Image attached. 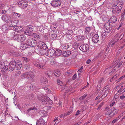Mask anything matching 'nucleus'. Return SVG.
Segmentation results:
<instances>
[{
	"instance_id": "nucleus-1",
	"label": "nucleus",
	"mask_w": 125,
	"mask_h": 125,
	"mask_svg": "<svg viewBox=\"0 0 125 125\" xmlns=\"http://www.w3.org/2000/svg\"><path fill=\"white\" fill-rule=\"evenodd\" d=\"M123 62L121 61L120 59L117 60V59L115 58L113 61V66L106 68L105 69V71H110V70L111 71L109 72V74H112L118 70V68L120 67Z\"/></svg>"
},
{
	"instance_id": "nucleus-2",
	"label": "nucleus",
	"mask_w": 125,
	"mask_h": 125,
	"mask_svg": "<svg viewBox=\"0 0 125 125\" xmlns=\"http://www.w3.org/2000/svg\"><path fill=\"white\" fill-rule=\"evenodd\" d=\"M122 5L119 2H115L112 6V12L113 14H117L120 12L122 9Z\"/></svg>"
},
{
	"instance_id": "nucleus-3",
	"label": "nucleus",
	"mask_w": 125,
	"mask_h": 125,
	"mask_svg": "<svg viewBox=\"0 0 125 125\" xmlns=\"http://www.w3.org/2000/svg\"><path fill=\"white\" fill-rule=\"evenodd\" d=\"M46 62V60H42L41 61L38 60L33 62V63L36 67L40 69H43L45 68Z\"/></svg>"
},
{
	"instance_id": "nucleus-4",
	"label": "nucleus",
	"mask_w": 125,
	"mask_h": 125,
	"mask_svg": "<svg viewBox=\"0 0 125 125\" xmlns=\"http://www.w3.org/2000/svg\"><path fill=\"white\" fill-rule=\"evenodd\" d=\"M36 42L35 40L31 38H29L28 39L26 43L29 46L34 47L36 45Z\"/></svg>"
},
{
	"instance_id": "nucleus-5",
	"label": "nucleus",
	"mask_w": 125,
	"mask_h": 125,
	"mask_svg": "<svg viewBox=\"0 0 125 125\" xmlns=\"http://www.w3.org/2000/svg\"><path fill=\"white\" fill-rule=\"evenodd\" d=\"M14 39L18 42H23L25 40L26 37L24 35H20L18 33L17 36H16Z\"/></svg>"
},
{
	"instance_id": "nucleus-6",
	"label": "nucleus",
	"mask_w": 125,
	"mask_h": 125,
	"mask_svg": "<svg viewBox=\"0 0 125 125\" xmlns=\"http://www.w3.org/2000/svg\"><path fill=\"white\" fill-rule=\"evenodd\" d=\"M37 108L35 107H31L28 109L27 111L28 115H33L37 112Z\"/></svg>"
},
{
	"instance_id": "nucleus-7",
	"label": "nucleus",
	"mask_w": 125,
	"mask_h": 125,
	"mask_svg": "<svg viewBox=\"0 0 125 125\" xmlns=\"http://www.w3.org/2000/svg\"><path fill=\"white\" fill-rule=\"evenodd\" d=\"M19 21L17 20H11L9 22V26L10 27H15L19 24Z\"/></svg>"
},
{
	"instance_id": "nucleus-8",
	"label": "nucleus",
	"mask_w": 125,
	"mask_h": 125,
	"mask_svg": "<svg viewBox=\"0 0 125 125\" xmlns=\"http://www.w3.org/2000/svg\"><path fill=\"white\" fill-rule=\"evenodd\" d=\"M111 25V24H110ZM103 31L106 32H109L111 30L112 28L110 27V24L108 23H106L104 25V28L103 29Z\"/></svg>"
},
{
	"instance_id": "nucleus-9",
	"label": "nucleus",
	"mask_w": 125,
	"mask_h": 125,
	"mask_svg": "<svg viewBox=\"0 0 125 125\" xmlns=\"http://www.w3.org/2000/svg\"><path fill=\"white\" fill-rule=\"evenodd\" d=\"M18 4L20 5V6L24 9L28 5V2L25 0H22L19 1L18 2Z\"/></svg>"
},
{
	"instance_id": "nucleus-10",
	"label": "nucleus",
	"mask_w": 125,
	"mask_h": 125,
	"mask_svg": "<svg viewBox=\"0 0 125 125\" xmlns=\"http://www.w3.org/2000/svg\"><path fill=\"white\" fill-rule=\"evenodd\" d=\"M17 63L14 60L11 61L9 63V71H12L15 68Z\"/></svg>"
},
{
	"instance_id": "nucleus-11",
	"label": "nucleus",
	"mask_w": 125,
	"mask_h": 125,
	"mask_svg": "<svg viewBox=\"0 0 125 125\" xmlns=\"http://www.w3.org/2000/svg\"><path fill=\"white\" fill-rule=\"evenodd\" d=\"M37 46L39 48L43 50H46L48 48L47 46L45 43L42 42H39Z\"/></svg>"
},
{
	"instance_id": "nucleus-12",
	"label": "nucleus",
	"mask_w": 125,
	"mask_h": 125,
	"mask_svg": "<svg viewBox=\"0 0 125 125\" xmlns=\"http://www.w3.org/2000/svg\"><path fill=\"white\" fill-rule=\"evenodd\" d=\"M124 32L121 33H117L115 36V41L117 42L120 40L124 36Z\"/></svg>"
},
{
	"instance_id": "nucleus-13",
	"label": "nucleus",
	"mask_w": 125,
	"mask_h": 125,
	"mask_svg": "<svg viewBox=\"0 0 125 125\" xmlns=\"http://www.w3.org/2000/svg\"><path fill=\"white\" fill-rule=\"evenodd\" d=\"M3 60H1L0 61V68H1L4 72L6 71L8 68V66L7 65L5 66Z\"/></svg>"
},
{
	"instance_id": "nucleus-14",
	"label": "nucleus",
	"mask_w": 125,
	"mask_h": 125,
	"mask_svg": "<svg viewBox=\"0 0 125 125\" xmlns=\"http://www.w3.org/2000/svg\"><path fill=\"white\" fill-rule=\"evenodd\" d=\"M33 27L32 26L28 27L25 31V33L27 35L30 36L33 32Z\"/></svg>"
},
{
	"instance_id": "nucleus-15",
	"label": "nucleus",
	"mask_w": 125,
	"mask_h": 125,
	"mask_svg": "<svg viewBox=\"0 0 125 125\" xmlns=\"http://www.w3.org/2000/svg\"><path fill=\"white\" fill-rule=\"evenodd\" d=\"M79 48L83 52H87L89 50V46L87 44H82L80 46Z\"/></svg>"
},
{
	"instance_id": "nucleus-16",
	"label": "nucleus",
	"mask_w": 125,
	"mask_h": 125,
	"mask_svg": "<svg viewBox=\"0 0 125 125\" xmlns=\"http://www.w3.org/2000/svg\"><path fill=\"white\" fill-rule=\"evenodd\" d=\"M55 53L54 50L53 49H50L45 53L46 56L49 57L52 56Z\"/></svg>"
},
{
	"instance_id": "nucleus-17",
	"label": "nucleus",
	"mask_w": 125,
	"mask_h": 125,
	"mask_svg": "<svg viewBox=\"0 0 125 125\" xmlns=\"http://www.w3.org/2000/svg\"><path fill=\"white\" fill-rule=\"evenodd\" d=\"M2 20L4 21L9 23L10 21L11 17L7 15H3L1 17Z\"/></svg>"
},
{
	"instance_id": "nucleus-18",
	"label": "nucleus",
	"mask_w": 125,
	"mask_h": 125,
	"mask_svg": "<svg viewBox=\"0 0 125 125\" xmlns=\"http://www.w3.org/2000/svg\"><path fill=\"white\" fill-rule=\"evenodd\" d=\"M61 4V2L59 0H55L53 1L51 3V5L53 7H58Z\"/></svg>"
},
{
	"instance_id": "nucleus-19",
	"label": "nucleus",
	"mask_w": 125,
	"mask_h": 125,
	"mask_svg": "<svg viewBox=\"0 0 125 125\" xmlns=\"http://www.w3.org/2000/svg\"><path fill=\"white\" fill-rule=\"evenodd\" d=\"M26 78L29 80L32 79L34 77V73L31 72L26 73Z\"/></svg>"
},
{
	"instance_id": "nucleus-20",
	"label": "nucleus",
	"mask_w": 125,
	"mask_h": 125,
	"mask_svg": "<svg viewBox=\"0 0 125 125\" xmlns=\"http://www.w3.org/2000/svg\"><path fill=\"white\" fill-rule=\"evenodd\" d=\"M45 122L42 119H37L36 125H45Z\"/></svg>"
},
{
	"instance_id": "nucleus-21",
	"label": "nucleus",
	"mask_w": 125,
	"mask_h": 125,
	"mask_svg": "<svg viewBox=\"0 0 125 125\" xmlns=\"http://www.w3.org/2000/svg\"><path fill=\"white\" fill-rule=\"evenodd\" d=\"M18 34L16 32H15L14 31H10L9 34L10 37L11 38H12L13 40H15L16 39H14V38H15L16 36H17Z\"/></svg>"
},
{
	"instance_id": "nucleus-22",
	"label": "nucleus",
	"mask_w": 125,
	"mask_h": 125,
	"mask_svg": "<svg viewBox=\"0 0 125 125\" xmlns=\"http://www.w3.org/2000/svg\"><path fill=\"white\" fill-rule=\"evenodd\" d=\"M92 40V42L94 43H97L99 40V38L98 35V34H95L93 37Z\"/></svg>"
},
{
	"instance_id": "nucleus-23",
	"label": "nucleus",
	"mask_w": 125,
	"mask_h": 125,
	"mask_svg": "<svg viewBox=\"0 0 125 125\" xmlns=\"http://www.w3.org/2000/svg\"><path fill=\"white\" fill-rule=\"evenodd\" d=\"M75 38L77 41H83L85 40V38L83 35H78L75 37Z\"/></svg>"
},
{
	"instance_id": "nucleus-24",
	"label": "nucleus",
	"mask_w": 125,
	"mask_h": 125,
	"mask_svg": "<svg viewBox=\"0 0 125 125\" xmlns=\"http://www.w3.org/2000/svg\"><path fill=\"white\" fill-rule=\"evenodd\" d=\"M13 29L14 31L19 32H21L23 31L22 28L20 26H18L14 27Z\"/></svg>"
},
{
	"instance_id": "nucleus-25",
	"label": "nucleus",
	"mask_w": 125,
	"mask_h": 125,
	"mask_svg": "<svg viewBox=\"0 0 125 125\" xmlns=\"http://www.w3.org/2000/svg\"><path fill=\"white\" fill-rule=\"evenodd\" d=\"M118 111V109L115 108H113L111 109V113L110 114V116H112L116 114Z\"/></svg>"
},
{
	"instance_id": "nucleus-26",
	"label": "nucleus",
	"mask_w": 125,
	"mask_h": 125,
	"mask_svg": "<svg viewBox=\"0 0 125 125\" xmlns=\"http://www.w3.org/2000/svg\"><path fill=\"white\" fill-rule=\"evenodd\" d=\"M9 53L10 54H12L14 55L15 56L17 57L21 56L22 55V54L21 52H14V51H11L10 52H9Z\"/></svg>"
},
{
	"instance_id": "nucleus-27",
	"label": "nucleus",
	"mask_w": 125,
	"mask_h": 125,
	"mask_svg": "<svg viewBox=\"0 0 125 125\" xmlns=\"http://www.w3.org/2000/svg\"><path fill=\"white\" fill-rule=\"evenodd\" d=\"M117 19L116 16H113L109 20V22L111 23H114L116 22Z\"/></svg>"
},
{
	"instance_id": "nucleus-28",
	"label": "nucleus",
	"mask_w": 125,
	"mask_h": 125,
	"mask_svg": "<svg viewBox=\"0 0 125 125\" xmlns=\"http://www.w3.org/2000/svg\"><path fill=\"white\" fill-rule=\"evenodd\" d=\"M29 47L27 43H23L21 44V49L22 50H25Z\"/></svg>"
},
{
	"instance_id": "nucleus-29",
	"label": "nucleus",
	"mask_w": 125,
	"mask_h": 125,
	"mask_svg": "<svg viewBox=\"0 0 125 125\" xmlns=\"http://www.w3.org/2000/svg\"><path fill=\"white\" fill-rule=\"evenodd\" d=\"M0 28L3 31H5L9 29L8 25L6 24L3 25Z\"/></svg>"
},
{
	"instance_id": "nucleus-30",
	"label": "nucleus",
	"mask_w": 125,
	"mask_h": 125,
	"mask_svg": "<svg viewBox=\"0 0 125 125\" xmlns=\"http://www.w3.org/2000/svg\"><path fill=\"white\" fill-rule=\"evenodd\" d=\"M109 109V108L108 107H106V108H104V111H107L106 113V115H108L110 117V114L111 113V109L108 110Z\"/></svg>"
},
{
	"instance_id": "nucleus-31",
	"label": "nucleus",
	"mask_w": 125,
	"mask_h": 125,
	"mask_svg": "<svg viewBox=\"0 0 125 125\" xmlns=\"http://www.w3.org/2000/svg\"><path fill=\"white\" fill-rule=\"evenodd\" d=\"M71 53L70 51H66L63 52L62 55L64 57H67L69 56Z\"/></svg>"
},
{
	"instance_id": "nucleus-32",
	"label": "nucleus",
	"mask_w": 125,
	"mask_h": 125,
	"mask_svg": "<svg viewBox=\"0 0 125 125\" xmlns=\"http://www.w3.org/2000/svg\"><path fill=\"white\" fill-rule=\"evenodd\" d=\"M40 81L41 83L44 84H46L48 82L47 79L45 77H42Z\"/></svg>"
},
{
	"instance_id": "nucleus-33",
	"label": "nucleus",
	"mask_w": 125,
	"mask_h": 125,
	"mask_svg": "<svg viewBox=\"0 0 125 125\" xmlns=\"http://www.w3.org/2000/svg\"><path fill=\"white\" fill-rule=\"evenodd\" d=\"M69 47L67 44H64L60 46V48L63 50H66Z\"/></svg>"
},
{
	"instance_id": "nucleus-34",
	"label": "nucleus",
	"mask_w": 125,
	"mask_h": 125,
	"mask_svg": "<svg viewBox=\"0 0 125 125\" xmlns=\"http://www.w3.org/2000/svg\"><path fill=\"white\" fill-rule=\"evenodd\" d=\"M62 52V51L61 50H57L55 51L54 54L56 56H59L61 54Z\"/></svg>"
},
{
	"instance_id": "nucleus-35",
	"label": "nucleus",
	"mask_w": 125,
	"mask_h": 125,
	"mask_svg": "<svg viewBox=\"0 0 125 125\" xmlns=\"http://www.w3.org/2000/svg\"><path fill=\"white\" fill-rule=\"evenodd\" d=\"M49 99V97L47 96H44L43 99L41 100V101L43 103V104L44 105H46V104H45V103L47 102V100Z\"/></svg>"
},
{
	"instance_id": "nucleus-36",
	"label": "nucleus",
	"mask_w": 125,
	"mask_h": 125,
	"mask_svg": "<svg viewBox=\"0 0 125 125\" xmlns=\"http://www.w3.org/2000/svg\"><path fill=\"white\" fill-rule=\"evenodd\" d=\"M121 117V116L119 115L115 119L112 121V123L115 124L117 123Z\"/></svg>"
},
{
	"instance_id": "nucleus-37",
	"label": "nucleus",
	"mask_w": 125,
	"mask_h": 125,
	"mask_svg": "<svg viewBox=\"0 0 125 125\" xmlns=\"http://www.w3.org/2000/svg\"><path fill=\"white\" fill-rule=\"evenodd\" d=\"M52 37L53 39H54L56 37L57 33L56 31H52Z\"/></svg>"
},
{
	"instance_id": "nucleus-38",
	"label": "nucleus",
	"mask_w": 125,
	"mask_h": 125,
	"mask_svg": "<svg viewBox=\"0 0 125 125\" xmlns=\"http://www.w3.org/2000/svg\"><path fill=\"white\" fill-rule=\"evenodd\" d=\"M119 76V75L118 74H116L115 75L113 76L110 80V81L111 82L113 80H115L117 77Z\"/></svg>"
},
{
	"instance_id": "nucleus-39",
	"label": "nucleus",
	"mask_w": 125,
	"mask_h": 125,
	"mask_svg": "<svg viewBox=\"0 0 125 125\" xmlns=\"http://www.w3.org/2000/svg\"><path fill=\"white\" fill-rule=\"evenodd\" d=\"M105 32H104L103 31H102V41L103 40H104L105 39V38L106 37V33Z\"/></svg>"
},
{
	"instance_id": "nucleus-40",
	"label": "nucleus",
	"mask_w": 125,
	"mask_h": 125,
	"mask_svg": "<svg viewBox=\"0 0 125 125\" xmlns=\"http://www.w3.org/2000/svg\"><path fill=\"white\" fill-rule=\"evenodd\" d=\"M22 66L21 63L18 64L17 63L16 65L15 66V68L17 70L20 69H21Z\"/></svg>"
},
{
	"instance_id": "nucleus-41",
	"label": "nucleus",
	"mask_w": 125,
	"mask_h": 125,
	"mask_svg": "<svg viewBox=\"0 0 125 125\" xmlns=\"http://www.w3.org/2000/svg\"><path fill=\"white\" fill-rule=\"evenodd\" d=\"M45 103V104H46V105H51L52 104V101L51 100L50 98H49V99L47 100V102Z\"/></svg>"
},
{
	"instance_id": "nucleus-42",
	"label": "nucleus",
	"mask_w": 125,
	"mask_h": 125,
	"mask_svg": "<svg viewBox=\"0 0 125 125\" xmlns=\"http://www.w3.org/2000/svg\"><path fill=\"white\" fill-rule=\"evenodd\" d=\"M61 74L59 71H55L54 72V74L56 76H58Z\"/></svg>"
},
{
	"instance_id": "nucleus-43",
	"label": "nucleus",
	"mask_w": 125,
	"mask_h": 125,
	"mask_svg": "<svg viewBox=\"0 0 125 125\" xmlns=\"http://www.w3.org/2000/svg\"><path fill=\"white\" fill-rule=\"evenodd\" d=\"M91 30V28L89 27H86L85 29V31L86 33H88Z\"/></svg>"
},
{
	"instance_id": "nucleus-44",
	"label": "nucleus",
	"mask_w": 125,
	"mask_h": 125,
	"mask_svg": "<svg viewBox=\"0 0 125 125\" xmlns=\"http://www.w3.org/2000/svg\"><path fill=\"white\" fill-rule=\"evenodd\" d=\"M33 36L36 39L39 40L40 39L39 35L36 33H34L33 34Z\"/></svg>"
},
{
	"instance_id": "nucleus-45",
	"label": "nucleus",
	"mask_w": 125,
	"mask_h": 125,
	"mask_svg": "<svg viewBox=\"0 0 125 125\" xmlns=\"http://www.w3.org/2000/svg\"><path fill=\"white\" fill-rule=\"evenodd\" d=\"M22 59L23 61H25V62H28L29 61V58L25 57H23Z\"/></svg>"
},
{
	"instance_id": "nucleus-46",
	"label": "nucleus",
	"mask_w": 125,
	"mask_h": 125,
	"mask_svg": "<svg viewBox=\"0 0 125 125\" xmlns=\"http://www.w3.org/2000/svg\"><path fill=\"white\" fill-rule=\"evenodd\" d=\"M87 94H84L81 97L79 98L81 100H82L84 99L87 96Z\"/></svg>"
},
{
	"instance_id": "nucleus-47",
	"label": "nucleus",
	"mask_w": 125,
	"mask_h": 125,
	"mask_svg": "<svg viewBox=\"0 0 125 125\" xmlns=\"http://www.w3.org/2000/svg\"><path fill=\"white\" fill-rule=\"evenodd\" d=\"M13 14L14 15L16 16L17 18L19 17L21 15V14L16 12H14Z\"/></svg>"
},
{
	"instance_id": "nucleus-48",
	"label": "nucleus",
	"mask_w": 125,
	"mask_h": 125,
	"mask_svg": "<svg viewBox=\"0 0 125 125\" xmlns=\"http://www.w3.org/2000/svg\"><path fill=\"white\" fill-rule=\"evenodd\" d=\"M103 21H104L105 22H106L108 21V19L107 17L105 16H104L103 18Z\"/></svg>"
},
{
	"instance_id": "nucleus-49",
	"label": "nucleus",
	"mask_w": 125,
	"mask_h": 125,
	"mask_svg": "<svg viewBox=\"0 0 125 125\" xmlns=\"http://www.w3.org/2000/svg\"><path fill=\"white\" fill-rule=\"evenodd\" d=\"M116 41H112V42H110L109 44H110V46H113L115 44V42Z\"/></svg>"
},
{
	"instance_id": "nucleus-50",
	"label": "nucleus",
	"mask_w": 125,
	"mask_h": 125,
	"mask_svg": "<svg viewBox=\"0 0 125 125\" xmlns=\"http://www.w3.org/2000/svg\"><path fill=\"white\" fill-rule=\"evenodd\" d=\"M21 77L23 79L25 78H26V73H24L21 75Z\"/></svg>"
},
{
	"instance_id": "nucleus-51",
	"label": "nucleus",
	"mask_w": 125,
	"mask_h": 125,
	"mask_svg": "<svg viewBox=\"0 0 125 125\" xmlns=\"http://www.w3.org/2000/svg\"><path fill=\"white\" fill-rule=\"evenodd\" d=\"M44 89L46 92L48 93H50L51 92V91L50 90L48 89L47 88L45 87L44 88Z\"/></svg>"
},
{
	"instance_id": "nucleus-52",
	"label": "nucleus",
	"mask_w": 125,
	"mask_h": 125,
	"mask_svg": "<svg viewBox=\"0 0 125 125\" xmlns=\"http://www.w3.org/2000/svg\"><path fill=\"white\" fill-rule=\"evenodd\" d=\"M67 115L66 113H65L64 114H62L61 115H60V118H62Z\"/></svg>"
},
{
	"instance_id": "nucleus-53",
	"label": "nucleus",
	"mask_w": 125,
	"mask_h": 125,
	"mask_svg": "<svg viewBox=\"0 0 125 125\" xmlns=\"http://www.w3.org/2000/svg\"><path fill=\"white\" fill-rule=\"evenodd\" d=\"M57 82L58 84L61 86H62L63 84L62 82L59 80H57Z\"/></svg>"
},
{
	"instance_id": "nucleus-54",
	"label": "nucleus",
	"mask_w": 125,
	"mask_h": 125,
	"mask_svg": "<svg viewBox=\"0 0 125 125\" xmlns=\"http://www.w3.org/2000/svg\"><path fill=\"white\" fill-rule=\"evenodd\" d=\"M105 93L104 94H103L102 95V97H105L107 95V94L108 93V90H105Z\"/></svg>"
},
{
	"instance_id": "nucleus-55",
	"label": "nucleus",
	"mask_w": 125,
	"mask_h": 125,
	"mask_svg": "<svg viewBox=\"0 0 125 125\" xmlns=\"http://www.w3.org/2000/svg\"><path fill=\"white\" fill-rule=\"evenodd\" d=\"M21 73V72L20 71H18L16 72L15 73V76H18L20 75Z\"/></svg>"
},
{
	"instance_id": "nucleus-56",
	"label": "nucleus",
	"mask_w": 125,
	"mask_h": 125,
	"mask_svg": "<svg viewBox=\"0 0 125 125\" xmlns=\"http://www.w3.org/2000/svg\"><path fill=\"white\" fill-rule=\"evenodd\" d=\"M37 98L39 99L42 100V98H43V97H42V96L41 95H38L37 96Z\"/></svg>"
},
{
	"instance_id": "nucleus-57",
	"label": "nucleus",
	"mask_w": 125,
	"mask_h": 125,
	"mask_svg": "<svg viewBox=\"0 0 125 125\" xmlns=\"http://www.w3.org/2000/svg\"><path fill=\"white\" fill-rule=\"evenodd\" d=\"M100 85L101 84H99L97 86V87L98 91H99L100 89L101 88V86Z\"/></svg>"
},
{
	"instance_id": "nucleus-58",
	"label": "nucleus",
	"mask_w": 125,
	"mask_h": 125,
	"mask_svg": "<svg viewBox=\"0 0 125 125\" xmlns=\"http://www.w3.org/2000/svg\"><path fill=\"white\" fill-rule=\"evenodd\" d=\"M47 72L49 73V74L48 75V77H50L51 76L52 74V72L50 71H48Z\"/></svg>"
},
{
	"instance_id": "nucleus-59",
	"label": "nucleus",
	"mask_w": 125,
	"mask_h": 125,
	"mask_svg": "<svg viewBox=\"0 0 125 125\" xmlns=\"http://www.w3.org/2000/svg\"><path fill=\"white\" fill-rule=\"evenodd\" d=\"M125 15V9L123 11V12L122 13L121 15V16L123 18Z\"/></svg>"
},
{
	"instance_id": "nucleus-60",
	"label": "nucleus",
	"mask_w": 125,
	"mask_h": 125,
	"mask_svg": "<svg viewBox=\"0 0 125 125\" xmlns=\"http://www.w3.org/2000/svg\"><path fill=\"white\" fill-rule=\"evenodd\" d=\"M79 45V44L76 43H74L73 46L75 47V48H77Z\"/></svg>"
},
{
	"instance_id": "nucleus-61",
	"label": "nucleus",
	"mask_w": 125,
	"mask_h": 125,
	"mask_svg": "<svg viewBox=\"0 0 125 125\" xmlns=\"http://www.w3.org/2000/svg\"><path fill=\"white\" fill-rule=\"evenodd\" d=\"M76 76L77 75L76 74H74L72 77V79L73 80H75L76 78Z\"/></svg>"
},
{
	"instance_id": "nucleus-62",
	"label": "nucleus",
	"mask_w": 125,
	"mask_h": 125,
	"mask_svg": "<svg viewBox=\"0 0 125 125\" xmlns=\"http://www.w3.org/2000/svg\"><path fill=\"white\" fill-rule=\"evenodd\" d=\"M119 96L116 95V94L114 96V98L113 99V100L115 101L116 99Z\"/></svg>"
},
{
	"instance_id": "nucleus-63",
	"label": "nucleus",
	"mask_w": 125,
	"mask_h": 125,
	"mask_svg": "<svg viewBox=\"0 0 125 125\" xmlns=\"http://www.w3.org/2000/svg\"><path fill=\"white\" fill-rule=\"evenodd\" d=\"M118 91L121 93H123L125 91V89H123L122 90V89L121 88L118 90Z\"/></svg>"
},
{
	"instance_id": "nucleus-64",
	"label": "nucleus",
	"mask_w": 125,
	"mask_h": 125,
	"mask_svg": "<svg viewBox=\"0 0 125 125\" xmlns=\"http://www.w3.org/2000/svg\"><path fill=\"white\" fill-rule=\"evenodd\" d=\"M80 110H78V111H77L76 113V114H75V115L76 116H77L80 113Z\"/></svg>"
}]
</instances>
